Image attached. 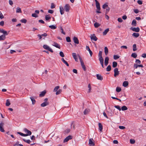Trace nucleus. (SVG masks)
Listing matches in <instances>:
<instances>
[{"instance_id": "nucleus-63", "label": "nucleus", "mask_w": 146, "mask_h": 146, "mask_svg": "<svg viewBox=\"0 0 146 146\" xmlns=\"http://www.w3.org/2000/svg\"><path fill=\"white\" fill-rule=\"evenodd\" d=\"M48 12L52 14L54 12V11L52 10H49L48 11Z\"/></svg>"}, {"instance_id": "nucleus-10", "label": "nucleus", "mask_w": 146, "mask_h": 146, "mask_svg": "<svg viewBox=\"0 0 146 146\" xmlns=\"http://www.w3.org/2000/svg\"><path fill=\"white\" fill-rule=\"evenodd\" d=\"M72 139V137L70 135H69L66 138H65L64 140V142L66 143L70 139Z\"/></svg>"}, {"instance_id": "nucleus-22", "label": "nucleus", "mask_w": 146, "mask_h": 146, "mask_svg": "<svg viewBox=\"0 0 146 146\" xmlns=\"http://www.w3.org/2000/svg\"><path fill=\"white\" fill-rule=\"evenodd\" d=\"M128 82L127 81H125L123 83V86L125 87H126L128 86Z\"/></svg>"}, {"instance_id": "nucleus-31", "label": "nucleus", "mask_w": 146, "mask_h": 146, "mask_svg": "<svg viewBox=\"0 0 146 146\" xmlns=\"http://www.w3.org/2000/svg\"><path fill=\"white\" fill-rule=\"evenodd\" d=\"M109 31V28H107L103 32V35H106L107 33Z\"/></svg>"}, {"instance_id": "nucleus-6", "label": "nucleus", "mask_w": 146, "mask_h": 146, "mask_svg": "<svg viewBox=\"0 0 146 146\" xmlns=\"http://www.w3.org/2000/svg\"><path fill=\"white\" fill-rule=\"evenodd\" d=\"M93 139L91 138L89 139V144L90 146H94L95 145L93 141Z\"/></svg>"}, {"instance_id": "nucleus-2", "label": "nucleus", "mask_w": 146, "mask_h": 146, "mask_svg": "<svg viewBox=\"0 0 146 146\" xmlns=\"http://www.w3.org/2000/svg\"><path fill=\"white\" fill-rule=\"evenodd\" d=\"M4 125V123L3 122L1 121L0 123V131L2 132H5L3 128Z\"/></svg>"}, {"instance_id": "nucleus-24", "label": "nucleus", "mask_w": 146, "mask_h": 146, "mask_svg": "<svg viewBox=\"0 0 146 146\" xmlns=\"http://www.w3.org/2000/svg\"><path fill=\"white\" fill-rule=\"evenodd\" d=\"M60 14L61 15H63L64 13V9L62 6L60 7Z\"/></svg>"}, {"instance_id": "nucleus-37", "label": "nucleus", "mask_w": 146, "mask_h": 146, "mask_svg": "<svg viewBox=\"0 0 146 146\" xmlns=\"http://www.w3.org/2000/svg\"><path fill=\"white\" fill-rule=\"evenodd\" d=\"M127 108L126 106H123L122 107L121 110L122 111L126 110H127Z\"/></svg>"}, {"instance_id": "nucleus-60", "label": "nucleus", "mask_w": 146, "mask_h": 146, "mask_svg": "<svg viewBox=\"0 0 146 146\" xmlns=\"http://www.w3.org/2000/svg\"><path fill=\"white\" fill-rule=\"evenodd\" d=\"M4 21H2L0 22V25L3 26L4 25Z\"/></svg>"}, {"instance_id": "nucleus-50", "label": "nucleus", "mask_w": 146, "mask_h": 146, "mask_svg": "<svg viewBox=\"0 0 146 146\" xmlns=\"http://www.w3.org/2000/svg\"><path fill=\"white\" fill-rule=\"evenodd\" d=\"M59 54H60V56L61 57H64V53H63V52H62V51L60 52Z\"/></svg>"}, {"instance_id": "nucleus-30", "label": "nucleus", "mask_w": 146, "mask_h": 146, "mask_svg": "<svg viewBox=\"0 0 146 146\" xmlns=\"http://www.w3.org/2000/svg\"><path fill=\"white\" fill-rule=\"evenodd\" d=\"M17 133L18 134H19L25 137V136H27V135H26V134H24V133H22L21 132H17Z\"/></svg>"}, {"instance_id": "nucleus-27", "label": "nucleus", "mask_w": 146, "mask_h": 146, "mask_svg": "<svg viewBox=\"0 0 146 146\" xmlns=\"http://www.w3.org/2000/svg\"><path fill=\"white\" fill-rule=\"evenodd\" d=\"M96 4V7L97 9L98 10H100V3L98 2V3H97Z\"/></svg>"}, {"instance_id": "nucleus-54", "label": "nucleus", "mask_w": 146, "mask_h": 146, "mask_svg": "<svg viewBox=\"0 0 146 146\" xmlns=\"http://www.w3.org/2000/svg\"><path fill=\"white\" fill-rule=\"evenodd\" d=\"M4 16L3 15L2 13H1V12L0 11V18L1 19H2L3 18H4Z\"/></svg>"}, {"instance_id": "nucleus-52", "label": "nucleus", "mask_w": 146, "mask_h": 146, "mask_svg": "<svg viewBox=\"0 0 146 146\" xmlns=\"http://www.w3.org/2000/svg\"><path fill=\"white\" fill-rule=\"evenodd\" d=\"M114 107L116 108L119 111H121V108H120V107L119 106H114Z\"/></svg>"}, {"instance_id": "nucleus-35", "label": "nucleus", "mask_w": 146, "mask_h": 146, "mask_svg": "<svg viewBox=\"0 0 146 146\" xmlns=\"http://www.w3.org/2000/svg\"><path fill=\"white\" fill-rule=\"evenodd\" d=\"M49 27L52 29H55L56 28V26L54 25H50L49 26Z\"/></svg>"}, {"instance_id": "nucleus-51", "label": "nucleus", "mask_w": 146, "mask_h": 146, "mask_svg": "<svg viewBox=\"0 0 146 146\" xmlns=\"http://www.w3.org/2000/svg\"><path fill=\"white\" fill-rule=\"evenodd\" d=\"M88 88H89L88 91V92L90 93L91 92V86L90 84H88Z\"/></svg>"}, {"instance_id": "nucleus-29", "label": "nucleus", "mask_w": 146, "mask_h": 146, "mask_svg": "<svg viewBox=\"0 0 146 146\" xmlns=\"http://www.w3.org/2000/svg\"><path fill=\"white\" fill-rule=\"evenodd\" d=\"M32 102V104L33 105H34L36 103V101L33 97H31L30 98Z\"/></svg>"}, {"instance_id": "nucleus-59", "label": "nucleus", "mask_w": 146, "mask_h": 146, "mask_svg": "<svg viewBox=\"0 0 146 146\" xmlns=\"http://www.w3.org/2000/svg\"><path fill=\"white\" fill-rule=\"evenodd\" d=\"M119 127L120 129H123L125 128V127L124 126H119Z\"/></svg>"}, {"instance_id": "nucleus-53", "label": "nucleus", "mask_w": 146, "mask_h": 146, "mask_svg": "<svg viewBox=\"0 0 146 146\" xmlns=\"http://www.w3.org/2000/svg\"><path fill=\"white\" fill-rule=\"evenodd\" d=\"M130 143L132 144H134L135 142V141L134 139H130Z\"/></svg>"}, {"instance_id": "nucleus-57", "label": "nucleus", "mask_w": 146, "mask_h": 146, "mask_svg": "<svg viewBox=\"0 0 146 146\" xmlns=\"http://www.w3.org/2000/svg\"><path fill=\"white\" fill-rule=\"evenodd\" d=\"M135 62L139 64H140L141 63V61L139 59H136L135 61Z\"/></svg>"}, {"instance_id": "nucleus-46", "label": "nucleus", "mask_w": 146, "mask_h": 146, "mask_svg": "<svg viewBox=\"0 0 146 146\" xmlns=\"http://www.w3.org/2000/svg\"><path fill=\"white\" fill-rule=\"evenodd\" d=\"M21 21L22 23H27V20L25 19H23L21 20Z\"/></svg>"}, {"instance_id": "nucleus-41", "label": "nucleus", "mask_w": 146, "mask_h": 146, "mask_svg": "<svg viewBox=\"0 0 146 146\" xmlns=\"http://www.w3.org/2000/svg\"><path fill=\"white\" fill-rule=\"evenodd\" d=\"M131 56L134 58H135L137 57V55L135 53H133L131 55Z\"/></svg>"}, {"instance_id": "nucleus-12", "label": "nucleus", "mask_w": 146, "mask_h": 146, "mask_svg": "<svg viewBox=\"0 0 146 146\" xmlns=\"http://www.w3.org/2000/svg\"><path fill=\"white\" fill-rule=\"evenodd\" d=\"M109 60V58L108 57L105 58L104 60V64L105 66H107L108 64Z\"/></svg>"}, {"instance_id": "nucleus-40", "label": "nucleus", "mask_w": 146, "mask_h": 146, "mask_svg": "<svg viewBox=\"0 0 146 146\" xmlns=\"http://www.w3.org/2000/svg\"><path fill=\"white\" fill-rule=\"evenodd\" d=\"M133 51H136L137 50V48H136V44H134L133 46Z\"/></svg>"}, {"instance_id": "nucleus-48", "label": "nucleus", "mask_w": 146, "mask_h": 146, "mask_svg": "<svg viewBox=\"0 0 146 146\" xmlns=\"http://www.w3.org/2000/svg\"><path fill=\"white\" fill-rule=\"evenodd\" d=\"M66 40L68 42H69L71 41L70 38L69 36H67L66 38Z\"/></svg>"}, {"instance_id": "nucleus-64", "label": "nucleus", "mask_w": 146, "mask_h": 146, "mask_svg": "<svg viewBox=\"0 0 146 146\" xmlns=\"http://www.w3.org/2000/svg\"><path fill=\"white\" fill-rule=\"evenodd\" d=\"M142 57L144 58H146V54L143 53L142 55Z\"/></svg>"}, {"instance_id": "nucleus-39", "label": "nucleus", "mask_w": 146, "mask_h": 146, "mask_svg": "<svg viewBox=\"0 0 146 146\" xmlns=\"http://www.w3.org/2000/svg\"><path fill=\"white\" fill-rule=\"evenodd\" d=\"M120 57V56L117 55H114L113 56V58L114 60H116L117 59L119 58Z\"/></svg>"}, {"instance_id": "nucleus-4", "label": "nucleus", "mask_w": 146, "mask_h": 146, "mask_svg": "<svg viewBox=\"0 0 146 146\" xmlns=\"http://www.w3.org/2000/svg\"><path fill=\"white\" fill-rule=\"evenodd\" d=\"M70 8V7L69 5L68 4H66L65 5L64 7V9L66 12H68L69 11Z\"/></svg>"}, {"instance_id": "nucleus-33", "label": "nucleus", "mask_w": 146, "mask_h": 146, "mask_svg": "<svg viewBox=\"0 0 146 146\" xmlns=\"http://www.w3.org/2000/svg\"><path fill=\"white\" fill-rule=\"evenodd\" d=\"M131 25H132L135 26L136 25V21L135 20H133Z\"/></svg>"}, {"instance_id": "nucleus-26", "label": "nucleus", "mask_w": 146, "mask_h": 146, "mask_svg": "<svg viewBox=\"0 0 146 146\" xmlns=\"http://www.w3.org/2000/svg\"><path fill=\"white\" fill-rule=\"evenodd\" d=\"M6 38V36L5 35H2L0 36V40H4Z\"/></svg>"}, {"instance_id": "nucleus-34", "label": "nucleus", "mask_w": 146, "mask_h": 146, "mask_svg": "<svg viewBox=\"0 0 146 146\" xmlns=\"http://www.w3.org/2000/svg\"><path fill=\"white\" fill-rule=\"evenodd\" d=\"M117 63L115 61H114L113 62L112 66L113 68H115L117 66Z\"/></svg>"}, {"instance_id": "nucleus-28", "label": "nucleus", "mask_w": 146, "mask_h": 146, "mask_svg": "<svg viewBox=\"0 0 146 146\" xmlns=\"http://www.w3.org/2000/svg\"><path fill=\"white\" fill-rule=\"evenodd\" d=\"M102 8L104 9H106L107 8H109L108 5L107 3L104 4L102 6Z\"/></svg>"}, {"instance_id": "nucleus-25", "label": "nucleus", "mask_w": 146, "mask_h": 146, "mask_svg": "<svg viewBox=\"0 0 146 146\" xmlns=\"http://www.w3.org/2000/svg\"><path fill=\"white\" fill-rule=\"evenodd\" d=\"M16 12L17 13H21L22 11L20 8L19 7H17V8Z\"/></svg>"}, {"instance_id": "nucleus-32", "label": "nucleus", "mask_w": 146, "mask_h": 146, "mask_svg": "<svg viewBox=\"0 0 146 146\" xmlns=\"http://www.w3.org/2000/svg\"><path fill=\"white\" fill-rule=\"evenodd\" d=\"M81 65L82 66V68L85 71L86 70V67L85 66L84 64V63H83L82 62H81Z\"/></svg>"}, {"instance_id": "nucleus-20", "label": "nucleus", "mask_w": 146, "mask_h": 146, "mask_svg": "<svg viewBox=\"0 0 146 146\" xmlns=\"http://www.w3.org/2000/svg\"><path fill=\"white\" fill-rule=\"evenodd\" d=\"M104 52L106 56H107L108 53V49L107 47H105L104 48Z\"/></svg>"}, {"instance_id": "nucleus-1", "label": "nucleus", "mask_w": 146, "mask_h": 146, "mask_svg": "<svg viewBox=\"0 0 146 146\" xmlns=\"http://www.w3.org/2000/svg\"><path fill=\"white\" fill-rule=\"evenodd\" d=\"M102 51H100L98 53V57L100 63L101 64L102 67L104 68V59L102 56Z\"/></svg>"}, {"instance_id": "nucleus-62", "label": "nucleus", "mask_w": 146, "mask_h": 146, "mask_svg": "<svg viewBox=\"0 0 146 146\" xmlns=\"http://www.w3.org/2000/svg\"><path fill=\"white\" fill-rule=\"evenodd\" d=\"M137 3L139 5H141L142 4V1L141 0H138L137 1Z\"/></svg>"}, {"instance_id": "nucleus-56", "label": "nucleus", "mask_w": 146, "mask_h": 146, "mask_svg": "<svg viewBox=\"0 0 146 146\" xmlns=\"http://www.w3.org/2000/svg\"><path fill=\"white\" fill-rule=\"evenodd\" d=\"M32 16L33 17H36V18L37 17H38V16L36 15V14L35 13L32 14Z\"/></svg>"}, {"instance_id": "nucleus-19", "label": "nucleus", "mask_w": 146, "mask_h": 146, "mask_svg": "<svg viewBox=\"0 0 146 146\" xmlns=\"http://www.w3.org/2000/svg\"><path fill=\"white\" fill-rule=\"evenodd\" d=\"M72 56L76 61H78V58L77 57L76 54V53H72Z\"/></svg>"}, {"instance_id": "nucleus-38", "label": "nucleus", "mask_w": 146, "mask_h": 146, "mask_svg": "<svg viewBox=\"0 0 146 146\" xmlns=\"http://www.w3.org/2000/svg\"><path fill=\"white\" fill-rule=\"evenodd\" d=\"M94 27L95 28H98V27H99V26H100V24L96 22V23H95L94 24Z\"/></svg>"}, {"instance_id": "nucleus-23", "label": "nucleus", "mask_w": 146, "mask_h": 146, "mask_svg": "<svg viewBox=\"0 0 146 146\" xmlns=\"http://www.w3.org/2000/svg\"><path fill=\"white\" fill-rule=\"evenodd\" d=\"M132 36L135 38H137L139 36V33H134L132 34Z\"/></svg>"}, {"instance_id": "nucleus-7", "label": "nucleus", "mask_w": 146, "mask_h": 146, "mask_svg": "<svg viewBox=\"0 0 146 146\" xmlns=\"http://www.w3.org/2000/svg\"><path fill=\"white\" fill-rule=\"evenodd\" d=\"M118 70V69L117 68H115L114 69V76L115 77L119 75V72Z\"/></svg>"}, {"instance_id": "nucleus-14", "label": "nucleus", "mask_w": 146, "mask_h": 146, "mask_svg": "<svg viewBox=\"0 0 146 146\" xmlns=\"http://www.w3.org/2000/svg\"><path fill=\"white\" fill-rule=\"evenodd\" d=\"M46 92V91L44 90V91L41 92V93L39 94V96L40 97H42L44 96Z\"/></svg>"}, {"instance_id": "nucleus-45", "label": "nucleus", "mask_w": 146, "mask_h": 146, "mask_svg": "<svg viewBox=\"0 0 146 146\" xmlns=\"http://www.w3.org/2000/svg\"><path fill=\"white\" fill-rule=\"evenodd\" d=\"M45 18L46 20H48L51 18V17L49 15H46Z\"/></svg>"}, {"instance_id": "nucleus-55", "label": "nucleus", "mask_w": 146, "mask_h": 146, "mask_svg": "<svg viewBox=\"0 0 146 146\" xmlns=\"http://www.w3.org/2000/svg\"><path fill=\"white\" fill-rule=\"evenodd\" d=\"M55 7V5H54V3H52L51 4V6L50 8L51 9H53Z\"/></svg>"}, {"instance_id": "nucleus-15", "label": "nucleus", "mask_w": 146, "mask_h": 146, "mask_svg": "<svg viewBox=\"0 0 146 146\" xmlns=\"http://www.w3.org/2000/svg\"><path fill=\"white\" fill-rule=\"evenodd\" d=\"M86 50H87L88 51H89V52L90 54V56H92V55L93 54V53L91 50H90V48L88 46H86Z\"/></svg>"}, {"instance_id": "nucleus-21", "label": "nucleus", "mask_w": 146, "mask_h": 146, "mask_svg": "<svg viewBox=\"0 0 146 146\" xmlns=\"http://www.w3.org/2000/svg\"><path fill=\"white\" fill-rule=\"evenodd\" d=\"M99 129L100 131L101 132L102 131L103 129V126L101 123H98Z\"/></svg>"}, {"instance_id": "nucleus-3", "label": "nucleus", "mask_w": 146, "mask_h": 146, "mask_svg": "<svg viewBox=\"0 0 146 146\" xmlns=\"http://www.w3.org/2000/svg\"><path fill=\"white\" fill-rule=\"evenodd\" d=\"M43 47L44 49H46L51 52H53L52 49L50 48L47 45H44L43 46Z\"/></svg>"}, {"instance_id": "nucleus-16", "label": "nucleus", "mask_w": 146, "mask_h": 146, "mask_svg": "<svg viewBox=\"0 0 146 146\" xmlns=\"http://www.w3.org/2000/svg\"><path fill=\"white\" fill-rule=\"evenodd\" d=\"M96 77L97 79L98 80H102L103 79V77L102 76L99 74H97L96 75Z\"/></svg>"}, {"instance_id": "nucleus-9", "label": "nucleus", "mask_w": 146, "mask_h": 146, "mask_svg": "<svg viewBox=\"0 0 146 146\" xmlns=\"http://www.w3.org/2000/svg\"><path fill=\"white\" fill-rule=\"evenodd\" d=\"M90 37L91 40L95 41H97L98 39L97 37L94 34L93 35H91Z\"/></svg>"}, {"instance_id": "nucleus-42", "label": "nucleus", "mask_w": 146, "mask_h": 146, "mask_svg": "<svg viewBox=\"0 0 146 146\" xmlns=\"http://www.w3.org/2000/svg\"><path fill=\"white\" fill-rule=\"evenodd\" d=\"M59 87H60L59 86H56V87H55V88L54 89L53 91L54 92H56L57 91V90H58V89H59Z\"/></svg>"}, {"instance_id": "nucleus-49", "label": "nucleus", "mask_w": 146, "mask_h": 146, "mask_svg": "<svg viewBox=\"0 0 146 146\" xmlns=\"http://www.w3.org/2000/svg\"><path fill=\"white\" fill-rule=\"evenodd\" d=\"M62 92V90L61 89H59L58 91H56V95H58L60 94Z\"/></svg>"}, {"instance_id": "nucleus-58", "label": "nucleus", "mask_w": 146, "mask_h": 146, "mask_svg": "<svg viewBox=\"0 0 146 146\" xmlns=\"http://www.w3.org/2000/svg\"><path fill=\"white\" fill-rule=\"evenodd\" d=\"M70 131V129H66L65 131V133H69Z\"/></svg>"}, {"instance_id": "nucleus-61", "label": "nucleus", "mask_w": 146, "mask_h": 146, "mask_svg": "<svg viewBox=\"0 0 146 146\" xmlns=\"http://www.w3.org/2000/svg\"><path fill=\"white\" fill-rule=\"evenodd\" d=\"M118 21L119 22H122L123 21V20L121 18H118L117 19Z\"/></svg>"}, {"instance_id": "nucleus-36", "label": "nucleus", "mask_w": 146, "mask_h": 146, "mask_svg": "<svg viewBox=\"0 0 146 146\" xmlns=\"http://www.w3.org/2000/svg\"><path fill=\"white\" fill-rule=\"evenodd\" d=\"M23 140L25 142H26L28 144H30L31 141L29 139L26 140L25 139H23Z\"/></svg>"}, {"instance_id": "nucleus-13", "label": "nucleus", "mask_w": 146, "mask_h": 146, "mask_svg": "<svg viewBox=\"0 0 146 146\" xmlns=\"http://www.w3.org/2000/svg\"><path fill=\"white\" fill-rule=\"evenodd\" d=\"M49 104V102H44L42 103L40 106L42 107H44L46 106Z\"/></svg>"}, {"instance_id": "nucleus-11", "label": "nucleus", "mask_w": 146, "mask_h": 146, "mask_svg": "<svg viewBox=\"0 0 146 146\" xmlns=\"http://www.w3.org/2000/svg\"><path fill=\"white\" fill-rule=\"evenodd\" d=\"M73 40L75 43L78 44L79 43V40L78 38L75 36L73 37Z\"/></svg>"}, {"instance_id": "nucleus-18", "label": "nucleus", "mask_w": 146, "mask_h": 146, "mask_svg": "<svg viewBox=\"0 0 146 146\" xmlns=\"http://www.w3.org/2000/svg\"><path fill=\"white\" fill-rule=\"evenodd\" d=\"M1 33H3V35H5V36L6 35H7L8 34V33L7 32V31H4L3 29H2L1 31Z\"/></svg>"}, {"instance_id": "nucleus-5", "label": "nucleus", "mask_w": 146, "mask_h": 146, "mask_svg": "<svg viewBox=\"0 0 146 146\" xmlns=\"http://www.w3.org/2000/svg\"><path fill=\"white\" fill-rule=\"evenodd\" d=\"M131 29L133 31L135 32H139L140 31V29L139 27H137V28L135 27H131Z\"/></svg>"}, {"instance_id": "nucleus-8", "label": "nucleus", "mask_w": 146, "mask_h": 146, "mask_svg": "<svg viewBox=\"0 0 146 146\" xmlns=\"http://www.w3.org/2000/svg\"><path fill=\"white\" fill-rule=\"evenodd\" d=\"M23 130L25 133H27V134H26V135H27V136L30 135L31 134V132L30 131L28 130L27 128H24Z\"/></svg>"}, {"instance_id": "nucleus-47", "label": "nucleus", "mask_w": 146, "mask_h": 146, "mask_svg": "<svg viewBox=\"0 0 146 146\" xmlns=\"http://www.w3.org/2000/svg\"><path fill=\"white\" fill-rule=\"evenodd\" d=\"M89 112V111L86 109H85L84 112V115H86L88 114Z\"/></svg>"}, {"instance_id": "nucleus-44", "label": "nucleus", "mask_w": 146, "mask_h": 146, "mask_svg": "<svg viewBox=\"0 0 146 146\" xmlns=\"http://www.w3.org/2000/svg\"><path fill=\"white\" fill-rule=\"evenodd\" d=\"M121 88L119 87H117L116 90L117 92H119L121 91Z\"/></svg>"}, {"instance_id": "nucleus-43", "label": "nucleus", "mask_w": 146, "mask_h": 146, "mask_svg": "<svg viewBox=\"0 0 146 146\" xmlns=\"http://www.w3.org/2000/svg\"><path fill=\"white\" fill-rule=\"evenodd\" d=\"M10 104H11L9 100H7L6 103V106H9L10 105Z\"/></svg>"}, {"instance_id": "nucleus-17", "label": "nucleus", "mask_w": 146, "mask_h": 146, "mask_svg": "<svg viewBox=\"0 0 146 146\" xmlns=\"http://www.w3.org/2000/svg\"><path fill=\"white\" fill-rule=\"evenodd\" d=\"M53 46H55L56 48H58L59 49H60V46L57 43L54 42H53V44L52 45Z\"/></svg>"}]
</instances>
